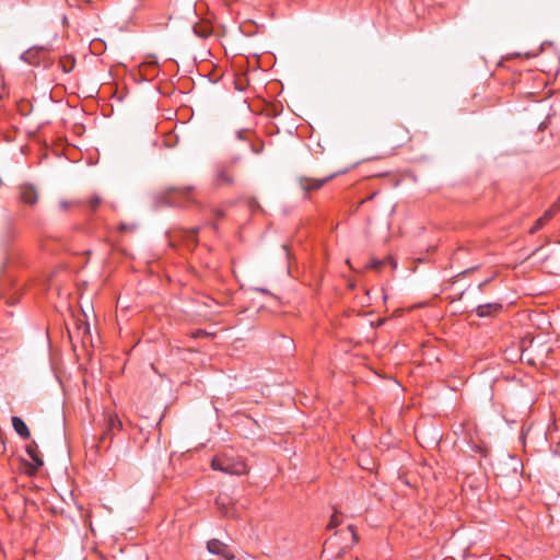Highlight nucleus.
Wrapping results in <instances>:
<instances>
[{"label":"nucleus","instance_id":"1","mask_svg":"<svg viewBox=\"0 0 560 560\" xmlns=\"http://www.w3.org/2000/svg\"><path fill=\"white\" fill-rule=\"evenodd\" d=\"M521 360L528 364H536L537 361L542 362L548 357L550 348L541 340L530 336H525L520 342Z\"/></svg>","mask_w":560,"mask_h":560},{"label":"nucleus","instance_id":"2","mask_svg":"<svg viewBox=\"0 0 560 560\" xmlns=\"http://www.w3.org/2000/svg\"><path fill=\"white\" fill-rule=\"evenodd\" d=\"M211 467L229 475L240 476L247 472L246 464L242 459L233 458L226 454L215 456L211 460Z\"/></svg>","mask_w":560,"mask_h":560},{"label":"nucleus","instance_id":"3","mask_svg":"<svg viewBox=\"0 0 560 560\" xmlns=\"http://www.w3.org/2000/svg\"><path fill=\"white\" fill-rule=\"evenodd\" d=\"M207 548L209 552L221 556L225 560H232L234 558V553L229 548V546L218 539H212L208 541Z\"/></svg>","mask_w":560,"mask_h":560},{"label":"nucleus","instance_id":"4","mask_svg":"<svg viewBox=\"0 0 560 560\" xmlns=\"http://www.w3.org/2000/svg\"><path fill=\"white\" fill-rule=\"evenodd\" d=\"M21 198L27 205H35L38 199L36 189L31 185H24L21 187Z\"/></svg>","mask_w":560,"mask_h":560},{"label":"nucleus","instance_id":"5","mask_svg":"<svg viewBox=\"0 0 560 560\" xmlns=\"http://www.w3.org/2000/svg\"><path fill=\"white\" fill-rule=\"evenodd\" d=\"M12 427L21 438L28 439L31 436L27 425L20 417H12Z\"/></svg>","mask_w":560,"mask_h":560},{"label":"nucleus","instance_id":"6","mask_svg":"<svg viewBox=\"0 0 560 560\" xmlns=\"http://www.w3.org/2000/svg\"><path fill=\"white\" fill-rule=\"evenodd\" d=\"M330 177L326 179L301 178L300 185L304 190L319 189Z\"/></svg>","mask_w":560,"mask_h":560},{"label":"nucleus","instance_id":"7","mask_svg":"<svg viewBox=\"0 0 560 560\" xmlns=\"http://www.w3.org/2000/svg\"><path fill=\"white\" fill-rule=\"evenodd\" d=\"M501 310V304L499 303H487L481 304L477 307V314L480 317L489 316L494 314Z\"/></svg>","mask_w":560,"mask_h":560},{"label":"nucleus","instance_id":"8","mask_svg":"<svg viewBox=\"0 0 560 560\" xmlns=\"http://www.w3.org/2000/svg\"><path fill=\"white\" fill-rule=\"evenodd\" d=\"M26 452L31 456V458L34 460V463L36 464L35 468H38L39 466H43L44 462H43V459L40 458V456H39V454L37 452V444H36V442L33 441L32 443H30L26 446Z\"/></svg>","mask_w":560,"mask_h":560},{"label":"nucleus","instance_id":"9","mask_svg":"<svg viewBox=\"0 0 560 560\" xmlns=\"http://www.w3.org/2000/svg\"><path fill=\"white\" fill-rule=\"evenodd\" d=\"M215 182L218 185H229L233 179L226 170L220 168L217 171Z\"/></svg>","mask_w":560,"mask_h":560},{"label":"nucleus","instance_id":"10","mask_svg":"<svg viewBox=\"0 0 560 560\" xmlns=\"http://www.w3.org/2000/svg\"><path fill=\"white\" fill-rule=\"evenodd\" d=\"M74 58L71 56H65L60 59V66L65 72H70L74 68Z\"/></svg>","mask_w":560,"mask_h":560},{"label":"nucleus","instance_id":"11","mask_svg":"<svg viewBox=\"0 0 560 560\" xmlns=\"http://www.w3.org/2000/svg\"><path fill=\"white\" fill-rule=\"evenodd\" d=\"M194 32L201 37H207L211 33V28L208 24H205L200 27L197 25L194 26Z\"/></svg>","mask_w":560,"mask_h":560},{"label":"nucleus","instance_id":"12","mask_svg":"<svg viewBox=\"0 0 560 560\" xmlns=\"http://www.w3.org/2000/svg\"><path fill=\"white\" fill-rule=\"evenodd\" d=\"M108 427L110 429H119L121 428V421L118 419L116 415H108Z\"/></svg>","mask_w":560,"mask_h":560},{"label":"nucleus","instance_id":"13","mask_svg":"<svg viewBox=\"0 0 560 560\" xmlns=\"http://www.w3.org/2000/svg\"><path fill=\"white\" fill-rule=\"evenodd\" d=\"M560 209V198L552 205L550 209L545 212L546 218H552V215Z\"/></svg>","mask_w":560,"mask_h":560},{"label":"nucleus","instance_id":"14","mask_svg":"<svg viewBox=\"0 0 560 560\" xmlns=\"http://www.w3.org/2000/svg\"><path fill=\"white\" fill-rule=\"evenodd\" d=\"M549 220V218H546L545 214L539 218L534 226L530 229V233H535L536 231H538L539 229H541L544 226V224L546 223V221Z\"/></svg>","mask_w":560,"mask_h":560},{"label":"nucleus","instance_id":"15","mask_svg":"<svg viewBox=\"0 0 560 560\" xmlns=\"http://www.w3.org/2000/svg\"><path fill=\"white\" fill-rule=\"evenodd\" d=\"M78 331L79 334H82V336H86L90 334V325L86 322H80L78 324Z\"/></svg>","mask_w":560,"mask_h":560},{"label":"nucleus","instance_id":"16","mask_svg":"<svg viewBox=\"0 0 560 560\" xmlns=\"http://www.w3.org/2000/svg\"><path fill=\"white\" fill-rule=\"evenodd\" d=\"M19 110L22 115L26 116L31 112V104L27 101H22L19 104Z\"/></svg>","mask_w":560,"mask_h":560},{"label":"nucleus","instance_id":"17","mask_svg":"<svg viewBox=\"0 0 560 560\" xmlns=\"http://www.w3.org/2000/svg\"><path fill=\"white\" fill-rule=\"evenodd\" d=\"M384 264H385V261H384V260L374 259V260L371 262L370 268H372V269H374V270H380Z\"/></svg>","mask_w":560,"mask_h":560},{"label":"nucleus","instance_id":"18","mask_svg":"<svg viewBox=\"0 0 560 560\" xmlns=\"http://www.w3.org/2000/svg\"><path fill=\"white\" fill-rule=\"evenodd\" d=\"M196 233H197V231H196V230L187 231V232H186V240H187V242L189 241V242H191L192 244H195V242H196V240H195V237H196Z\"/></svg>","mask_w":560,"mask_h":560},{"label":"nucleus","instance_id":"19","mask_svg":"<svg viewBox=\"0 0 560 560\" xmlns=\"http://www.w3.org/2000/svg\"><path fill=\"white\" fill-rule=\"evenodd\" d=\"M338 524H339V522H338L337 515H335V514H334V515L331 516V518H330V522H329V524H328V527H329V528H334V527H336Z\"/></svg>","mask_w":560,"mask_h":560},{"label":"nucleus","instance_id":"20","mask_svg":"<svg viewBox=\"0 0 560 560\" xmlns=\"http://www.w3.org/2000/svg\"><path fill=\"white\" fill-rule=\"evenodd\" d=\"M101 202V199L98 197H94L90 200L91 208H96Z\"/></svg>","mask_w":560,"mask_h":560},{"label":"nucleus","instance_id":"21","mask_svg":"<svg viewBox=\"0 0 560 560\" xmlns=\"http://www.w3.org/2000/svg\"><path fill=\"white\" fill-rule=\"evenodd\" d=\"M217 505L224 514H228V511H225V503L221 499L217 500Z\"/></svg>","mask_w":560,"mask_h":560},{"label":"nucleus","instance_id":"22","mask_svg":"<svg viewBox=\"0 0 560 560\" xmlns=\"http://www.w3.org/2000/svg\"><path fill=\"white\" fill-rule=\"evenodd\" d=\"M187 12L190 18H197V11L195 7H188Z\"/></svg>","mask_w":560,"mask_h":560},{"label":"nucleus","instance_id":"23","mask_svg":"<svg viewBox=\"0 0 560 560\" xmlns=\"http://www.w3.org/2000/svg\"><path fill=\"white\" fill-rule=\"evenodd\" d=\"M70 202L66 201V200H62L59 202V207L61 210H67L69 207H70Z\"/></svg>","mask_w":560,"mask_h":560},{"label":"nucleus","instance_id":"24","mask_svg":"<svg viewBox=\"0 0 560 560\" xmlns=\"http://www.w3.org/2000/svg\"><path fill=\"white\" fill-rule=\"evenodd\" d=\"M32 54L33 51L32 50H27L26 52L23 54L22 58L25 60V61H30L31 60V57H32Z\"/></svg>","mask_w":560,"mask_h":560},{"label":"nucleus","instance_id":"25","mask_svg":"<svg viewBox=\"0 0 560 560\" xmlns=\"http://www.w3.org/2000/svg\"><path fill=\"white\" fill-rule=\"evenodd\" d=\"M349 530L351 532L352 534V537H353V541H357L358 540V536H357V533L354 530V527L353 526H349Z\"/></svg>","mask_w":560,"mask_h":560},{"label":"nucleus","instance_id":"26","mask_svg":"<svg viewBox=\"0 0 560 560\" xmlns=\"http://www.w3.org/2000/svg\"><path fill=\"white\" fill-rule=\"evenodd\" d=\"M282 249L285 252V256L289 259L290 258V253H289V249H288L287 245H283Z\"/></svg>","mask_w":560,"mask_h":560},{"label":"nucleus","instance_id":"27","mask_svg":"<svg viewBox=\"0 0 560 560\" xmlns=\"http://www.w3.org/2000/svg\"><path fill=\"white\" fill-rule=\"evenodd\" d=\"M387 261H389L392 264L393 268H396V262L390 257L387 258Z\"/></svg>","mask_w":560,"mask_h":560},{"label":"nucleus","instance_id":"28","mask_svg":"<svg viewBox=\"0 0 560 560\" xmlns=\"http://www.w3.org/2000/svg\"><path fill=\"white\" fill-rule=\"evenodd\" d=\"M120 230H121V231H126V230H128V226H127L126 224H121V225H120Z\"/></svg>","mask_w":560,"mask_h":560},{"label":"nucleus","instance_id":"29","mask_svg":"<svg viewBox=\"0 0 560 560\" xmlns=\"http://www.w3.org/2000/svg\"><path fill=\"white\" fill-rule=\"evenodd\" d=\"M257 291H260L262 293H268V291L266 289H256Z\"/></svg>","mask_w":560,"mask_h":560}]
</instances>
